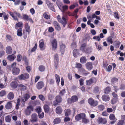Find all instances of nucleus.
Returning a JSON list of instances; mask_svg holds the SVG:
<instances>
[{"instance_id": "a878e982", "label": "nucleus", "mask_w": 125, "mask_h": 125, "mask_svg": "<svg viewBox=\"0 0 125 125\" xmlns=\"http://www.w3.org/2000/svg\"><path fill=\"white\" fill-rule=\"evenodd\" d=\"M6 52L8 54H10L12 52V49L10 46H9L6 48Z\"/></svg>"}, {"instance_id": "f704fd0d", "label": "nucleus", "mask_w": 125, "mask_h": 125, "mask_svg": "<svg viewBox=\"0 0 125 125\" xmlns=\"http://www.w3.org/2000/svg\"><path fill=\"white\" fill-rule=\"evenodd\" d=\"M11 119V117L10 115H8L6 116L5 117V120L6 122H10Z\"/></svg>"}, {"instance_id": "2eb2a0df", "label": "nucleus", "mask_w": 125, "mask_h": 125, "mask_svg": "<svg viewBox=\"0 0 125 125\" xmlns=\"http://www.w3.org/2000/svg\"><path fill=\"white\" fill-rule=\"evenodd\" d=\"M97 121L99 123L105 124L107 122L105 118H103L102 117H99L98 118Z\"/></svg>"}, {"instance_id": "c756f323", "label": "nucleus", "mask_w": 125, "mask_h": 125, "mask_svg": "<svg viewBox=\"0 0 125 125\" xmlns=\"http://www.w3.org/2000/svg\"><path fill=\"white\" fill-rule=\"evenodd\" d=\"M86 44L85 43H83L82 45L80 48L81 50L83 52H84L86 48Z\"/></svg>"}, {"instance_id": "dca6fc26", "label": "nucleus", "mask_w": 125, "mask_h": 125, "mask_svg": "<svg viewBox=\"0 0 125 125\" xmlns=\"http://www.w3.org/2000/svg\"><path fill=\"white\" fill-rule=\"evenodd\" d=\"M53 24L55 29L57 31H60L61 29V28L57 22L56 21H54Z\"/></svg>"}, {"instance_id": "680f3d73", "label": "nucleus", "mask_w": 125, "mask_h": 125, "mask_svg": "<svg viewBox=\"0 0 125 125\" xmlns=\"http://www.w3.org/2000/svg\"><path fill=\"white\" fill-rule=\"evenodd\" d=\"M37 43L35 44V46L31 49V52H33L35 51L37 48Z\"/></svg>"}, {"instance_id": "8fccbe9b", "label": "nucleus", "mask_w": 125, "mask_h": 125, "mask_svg": "<svg viewBox=\"0 0 125 125\" xmlns=\"http://www.w3.org/2000/svg\"><path fill=\"white\" fill-rule=\"evenodd\" d=\"M65 93V91L64 89H63L60 91L59 93V94L61 96H62Z\"/></svg>"}, {"instance_id": "0e129e2a", "label": "nucleus", "mask_w": 125, "mask_h": 125, "mask_svg": "<svg viewBox=\"0 0 125 125\" xmlns=\"http://www.w3.org/2000/svg\"><path fill=\"white\" fill-rule=\"evenodd\" d=\"M39 97L42 101H44L45 100V98L44 96L42 94L39 95Z\"/></svg>"}, {"instance_id": "4c0bfd02", "label": "nucleus", "mask_w": 125, "mask_h": 125, "mask_svg": "<svg viewBox=\"0 0 125 125\" xmlns=\"http://www.w3.org/2000/svg\"><path fill=\"white\" fill-rule=\"evenodd\" d=\"M20 98H18L17 100V103L16 104V109H19V106L20 105Z\"/></svg>"}, {"instance_id": "393cba45", "label": "nucleus", "mask_w": 125, "mask_h": 125, "mask_svg": "<svg viewBox=\"0 0 125 125\" xmlns=\"http://www.w3.org/2000/svg\"><path fill=\"white\" fill-rule=\"evenodd\" d=\"M15 57V56L14 55H9L8 56L7 59L9 61H12L14 60Z\"/></svg>"}, {"instance_id": "bb28decb", "label": "nucleus", "mask_w": 125, "mask_h": 125, "mask_svg": "<svg viewBox=\"0 0 125 125\" xmlns=\"http://www.w3.org/2000/svg\"><path fill=\"white\" fill-rule=\"evenodd\" d=\"M43 107L45 112L48 113L50 110L49 106L47 104H45L44 105Z\"/></svg>"}, {"instance_id": "a19ab883", "label": "nucleus", "mask_w": 125, "mask_h": 125, "mask_svg": "<svg viewBox=\"0 0 125 125\" xmlns=\"http://www.w3.org/2000/svg\"><path fill=\"white\" fill-rule=\"evenodd\" d=\"M19 86L20 87L21 89L23 91H24L26 89V87L23 84H21L19 85Z\"/></svg>"}, {"instance_id": "4be33fe9", "label": "nucleus", "mask_w": 125, "mask_h": 125, "mask_svg": "<svg viewBox=\"0 0 125 125\" xmlns=\"http://www.w3.org/2000/svg\"><path fill=\"white\" fill-rule=\"evenodd\" d=\"M7 97L10 100L13 99L14 97V95L13 93L12 92H10L8 95Z\"/></svg>"}, {"instance_id": "c85d7f7f", "label": "nucleus", "mask_w": 125, "mask_h": 125, "mask_svg": "<svg viewBox=\"0 0 125 125\" xmlns=\"http://www.w3.org/2000/svg\"><path fill=\"white\" fill-rule=\"evenodd\" d=\"M80 71L85 76L87 75L89 73H87L85 70L83 68H81L80 69Z\"/></svg>"}, {"instance_id": "c9c22d12", "label": "nucleus", "mask_w": 125, "mask_h": 125, "mask_svg": "<svg viewBox=\"0 0 125 125\" xmlns=\"http://www.w3.org/2000/svg\"><path fill=\"white\" fill-rule=\"evenodd\" d=\"M114 45L116 48H118L120 44V42L118 41H116L114 42Z\"/></svg>"}, {"instance_id": "de8ad7c7", "label": "nucleus", "mask_w": 125, "mask_h": 125, "mask_svg": "<svg viewBox=\"0 0 125 125\" xmlns=\"http://www.w3.org/2000/svg\"><path fill=\"white\" fill-rule=\"evenodd\" d=\"M99 90V88L97 86L95 87L94 90V92L95 93H98Z\"/></svg>"}, {"instance_id": "423d86ee", "label": "nucleus", "mask_w": 125, "mask_h": 125, "mask_svg": "<svg viewBox=\"0 0 125 125\" xmlns=\"http://www.w3.org/2000/svg\"><path fill=\"white\" fill-rule=\"evenodd\" d=\"M29 77V75L28 73H24L18 76L19 79L20 80H25L28 78Z\"/></svg>"}, {"instance_id": "052dcab7", "label": "nucleus", "mask_w": 125, "mask_h": 125, "mask_svg": "<svg viewBox=\"0 0 125 125\" xmlns=\"http://www.w3.org/2000/svg\"><path fill=\"white\" fill-rule=\"evenodd\" d=\"M6 94V92L4 90H2L0 92V96L2 97L4 96Z\"/></svg>"}, {"instance_id": "5701e85b", "label": "nucleus", "mask_w": 125, "mask_h": 125, "mask_svg": "<svg viewBox=\"0 0 125 125\" xmlns=\"http://www.w3.org/2000/svg\"><path fill=\"white\" fill-rule=\"evenodd\" d=\"M102 99L104 101H108L109 100V96L107 95H104L102 97Z\"/></svg>"}, {"instance_id": "20e7f679", "label": "nucleus", "mask_w": 125, "mask_h": 125, "mask_svg": "<svg viewBox=\"0 0 125 125\" xmlns=\"http://www.w3.org/2000/svg\"><path fill=\"white\" fill-rule=\"evenodd\" d=\"M46 3L48 7L51 10L55 12V10L54 8L53 4L48 0H46Z\"/></svg>"}, {"instance_id": "1a4fd4ad", "label": "nucleus", "mask_w": 125, "mask_h": 125, "mask_svg": "<svg viewBox=\"0 0 125 125\" xmlns=\"http://www.w3.org/2000/svg\"><path fill=\"white\" fill-rule=\"evenodd\" d=\"M96 80L95 78H92L89 80H87L86 81V84L87 85H90L96 83Z\"/></svg>"}, {"instance_id": "4468645a", "label": "nucleus", "mask_w": 125, "mask_h": 125, "mask_svg": "<svg viewBox=\"0 0 125 125\" xmlns=\"http://www.w3.org/2000/svg\"><path fill=\"white\" fill-rule=\"evenodd\" d=\"M30 95L28 94H26L24 95L23 97L21 98L22 101L23 102V104H24V103L30 98Z\"/></svg>"}, {"instance_id": "864d4df0", "label": "nucleus", "mask_w": 125, "mask_h": 125, "mask_svg": "<svg viewBox=\"0 0 125 125\" xmlns=\"http://www.w3.org/2000/svg\"><path fill=\"white\" fill-rule=\"evenodd\" d=\"M77 49L74 50L73 52V56L75 57H76L77 55Z\"/></svg>"}, {"instance_id": "6ab92c4d", "label": "nucleus", "mask_w": 125, "mask_h": 125, "mask_svg": "<svg viewBox=\"0 0 125 125\" xmlns=\"http://www.w3.org/2000/svg\"><path fill=\"white\" fill-rule=\"evenodd\" d=\"M11 101L8 102L5 105V108L7 109H9L11 108L12 106V104Z\"/></svg>"}, {"instance_id": "72a5a7b5", "label": "nucleus", "mask_w": 125, "mask_h": 125, "mask_svg": "<svg viewBox=\"0 0 125 125\" xmlns=\"http://www.w3.org/2000/svg\"><path fill=\"white\" fill-rule=\"evenodd\" d=\"M61 121V119L60 118H57L54 119L53 123L55 124H57L60 123Z\"/></svg>"}, {"instance_id": "412c9836", "label": "nucleus", "mask_w": 125, "mask_h": 125, "mask_svg": "<svg viewBox=\"0 0 125 125\" xmlns=\"http://www.w3.org/2000/svg\"><path fill=\"white\" fill-rule=\"evenodd\" d=\"M62 108L60 106L57 107L56 109V113L58 114H60L62 113Z\"/></svg>"}, {"instance_id": "a211bd4d", "label": "nucleus", "mask_w": 125, "mask_h": 125, "mask_svg": "<svg viewBox=\"0 0 125 125\" xmlns=\"http://www.w3.org/2000/svg\"><path fill=\"white\" fill-rule=\"evenodd\" d=\"M44 83L42 81L38 82L37 84V88L38 89H40L43 86Z\"/></svg>"}, {"instance_id": "473e14b6", "label": "nucleus", "mask_w": 125, "mask_h": 125, "mask_svg": "<svg viewBox=\"0 0 125 125\" xmlns=\"http://www.w3.org/2000/svg\"><path fill=\"white\" fill-rule=\"evenodd\" d=\"M107 41L109 44H112L113 43V38L111 36L108 37L107 39Z\"/></svg>"}, {"instance_id": "09e8293b", "label": "nucleus", "mask_w": 125, "mask_h": 125, "mask_svg": "<svg viewBox=\"0 0 125 125\" xmlns=\"http://www.w3.org/2000/svg\"><path fill=\"white\" fill-rule=\"evenodd\" d=\"M43 16L45 18L47 19H49L50 18V15L47 14L46 13H45L43 14Z\"/></svg>"}, {"instance_id": "f257e3e1", "label": "nucleus", "mask_w": 125, "mask_h": 125, "mask_svg": "<svg viewBox=\"0 0 125 125\" xmlns=\"http://www.w3.org/2000/svg\"><path fill=\"white\" fill-rule=\"evenodd\" d=\"M57 18L58 21L61 23L63 27L64 28L67 23L65 18L64 16H62L61 19L60 16L59 15L57 16Z\"/></svg>"}, {"instance_id": "13d9d810", "label": "nucleus", "mask_w": 125, "mask_h": 125, "mask_svg": "<svg viewBox=\"0 0 125 125\" xmlns=\"http://www.w3.org/2000/svg\"><path fill=\"white\" fill-rule=\"evenodd\" d=\"M82 67V65L79 63H77L75 65V67L78 68H81Z\"/></svg>"}, {"instance_id": "3c124183", "label": "nucleus", "mask_w": 125, "mask_h": 125, "mask_svg": "<svg viewBox=\"0 0 125 125\" xmlns=\"http://www.w3.org/2000/svg\"><path fill=\"white\" fill-rule=\"evenodd\" d=\"M55 77L56 78V81L57 83H58L60 80V78L59 76L57 74H55Z\"/></svg>"}, {"instance_id": "39448f33", "label": "nucleus", "mask_w": 125, "mask_h": 125, "mask_svg": "<svg viewBox=\"0 0 125 125\" xmlns=\"http://www.w3.org/2000/svg\"><path fill=\"white\" fill-rule=\"evenodd\" d=\"M33 110L32 107L31 106H28L25 111V114L27 115H30L31 111Z\"/></svg>"}, {"instance_id": "5fc2aeb1", "label": "nucleus", "mask_w": 125, "mask_h": 125, "mask_svg": "<svg viewBox=\"0 0 125 125\" xmlns=\"http://www.w3.org/2000/svg\"><path fill=\"white\" fill-rule=\"evenodd\" d=\"M54 61H56V62H58L59 57L58 55L57 54H56L54 56Z\"/></svg>"}, {"instance_id": "69168bd1", "label": "nucleus", "mask_w": 125, "mask_h": 125, "mask_svg": "<svg viewBox=\"0 0 125 125\" xmlns=\"http://www.w3.org/2000/svg\"><path fill=\"white\" fill-rule=\"evenodd\" d=\"M90 52L91 48L90 47H88L86 48L84 52H86V53H89Z\"/></svg>"}, {"instance_id": "aec40b11", "label": "nucleus", "mask_w": 125, "mask_h": 125, "mask_svg": "<svg viewBox=\"0 0 125 125\" xmlns=\"http://www.w3.org/2000/svg\"><path fill=\"white\" fill-rule=\"evenodd\" d=\"M60 51L62 54L64 53L65 48V45L63 44H60Z\"/></svg>"}, {"instance_id": "e2e57ef3", "label": "nucleus", "mask_w": 125, "mask_h": 125, "mask_svg": "<svg viewBox=\"0 0 125 125\" xmlns=\"http://www.w3.org/2000/svg\"><path fill=\"white\" fill-rule=\"evenodd\" d=\"M82 119H83L82 121L84 123L87 124L89 122V120L88 119L84 118Z\"/></svg>"}, {"instance_id": "b1692460", "label": "nucleus", "mask_w": 125, "mask_h": 125, "mask_svg": "<svg viewBox=\"0 0 125 125\" xmlns=\"http://www.w3.org/2000/svg\"><path fill=\"white\" fill-rule=\"evenodd\" d=\"M18 84L17 82L15 81H13L10 83L11 87L13 88H16L17 87Z\"/></svg>"}, {"instance_id": "4d7b16f0", "label": "nucleus", "mask_w": 125, "mask_h": 125, "mask_svg": "<svg viewBox=\"0 0 125 125\" xmlns=\"http://www.w3.org/2000/svg\"><path fill=\"white\" fill-rule=\"evenodd\" d=\"M98 107L99 110L101 111L103 110L104 108V106L102 105H99L98 106Z\"/></svg>"}, {"instance_id": "79ce46f5", "label": "nucleus", "mask_w": 125, "mask_h": 125, "mask_svg": "<svg viewBox=\"0 0 125 125\" xmlns=\"http://www.w3.org/2000/svg\"><path fill=\"white\" fill-rule=\"evenodd\" d=\"M39 46L41 49L42 50L44 46V42L42 41H41L39 42Z\"/></svg>"}, {"instance_id": "c03bdc74", "label": "nucleus", "mask_w": 125, "mask_h": 125, "mask_svg": "<svg viewBox=\"0 0 125 125\" xmlns=\"http://www.w3.org/2000/svg\"><path fill=\"white\" fill-rule=\"evenodd\" d=\"M65 115L66 116H69L71 114V111L70 110L67 109L65 110Z\"/></svg>"}, {"instance_id": "2f4dec72", "label": "nucleus", "mask_w": 125, "mask_h": 125, "mask_svg": "<svg viewBox=\"0 0 125 125\" xmlns=\"http://www.w3.org/2000/svg\"><path fill=\"white\" fill-rule=\"evenodd\" d=\"M22 30L21 28H20L18 29L17 31V35L19 36H21L22 35Z\"/></svg>"}, {"instance_id": "0eeeda50", "label": "nucleus", "mask_w": 125, "mask_h": 125, "mask_svg": "<svg viewBox=\"0 0 125 125\" xmlns=\"http://www.w3.org/2000/svg\"><path fill=\"white\" fill-rule=\"evenodd\" d=\"M85 115L84 113H82L77 115L75 116V118L76 120L79 121L81 119L85 117Z\"/></svg>"}, {"instance_id": "6e6d98bb", "label": "nucleus", "mask_w": 125, "mask_h": 125, "mask_svg": "<svg viewBox=\"0 0 125 125\" xmlns=\"http://www.w3.org/2000/svg\"><path fill=\"white\" fill-rule=\"evenodd\" d=\"M21 1L20 0H15L14 2V4L15 5H19Z\"/></svg>"}, {"instance_id": "f8f14e48", "label": "nucleus", "mask_w": 125, "mask_h": 125, "mask_svg": "<svg viewBox=\"0 0 125 125\" xmlns=\"http://www.w3.org/2000/svg\"><path fill=\"white\" fill-rule=\"evenodd\" d=\"M12 74L15 75L18 74L20 72V69L17 68H13L12 70Z\"/></svg>"}, {"instance_id": "cd10ccee", "label": "nucleus", "mask_w": 125, "mask_h": 125, "mask_svg": "<svg viewBox=\"0 0 125 125\" xmlns=\"http://www.w3.org/2000/svg\"><path fill=\"white\" fill-rule=\"evenodd\" d=\"M25 28L26 31L28 32V33L29 34L31 31V30L30 29V26L27 23H26L25 24Z\"/></svg>"}, {"instance_id": "338daca9", "label": "nucleus", "mask_w": 125, "mask_h": 125, "mask_svg": "<svg viewBox=\"0 0 125 125\" xmlns=\"http://www.w3.org/2000/svg\"><path fill=\"white\" fill-rule=\"evenodd\" d=\"M38 115L39 117L40 118H42L44 116V113L43 112L39 113Z\"/></svg>"}, {"instance_id": "bf43d9fd", "label": "nucleus", "mask_w": 125, "mask_h": 125, "mask_svg": "<svg viewBox=\"0 0 125 125\" xmlns=\"http://www.w3.org/2000/svg\"><path fill=\"white\" fill-rule=\"evenodd\" d=\"M22 56L21 55L19 54L18 55L17 57V61L18 62H20L21 60Z\"/></svg>"}, {"instance_id": "ddd939ff", "label": "nucleus", "mask_w": 125, "mask_h": 125, "mask_svg": "<svg viewBox=\"0 0 125 125\" xmlns=\"http://www.w3.org/2000/svg\"><path fill=\"white\" fill-rule=\"evenodd\" d=\"M37 115L35 113H33L31 115L32 120H31V122H36L37 121Z\"/></svg>"}, {"instance_id": "e433bc0d", "label": "nucleus", "mask_w": 125, "mask_h": 125, "mask_svg": "<svg viewBox=\"0 0 125 125\" xmlns=\"http://www.w3.org/2000/svg\"><path fill=\"white\" fill-rule=\"evenodd\" d=\"M6 40L8 41H11L13 40L11 36L8 34L6 35Z\"/></svg>"}, {"instance_id": "6e6552de", "label": "nucleus", "mask_w": 125, "mask_h": 125, "mask_svg": "<svg viewBox=\"0 0 125 125\" xmlns=\"http://www.w3.org/2000/svg\"><path fill=\"white\" fill-rule=\"evenodd\" d=\"M62 101V98L60 96H57L56 97V100L53 102V105H56L58 103H60Z\"/></svg>"}, {"instance_id": "774afa93", "label": "nucleus", "mask_w": 125, "mask_h": 125, "mask_svg": "<svg viewBox=\"0 0 125 125\" xmlns=\"http://www.w3.org/2000/svg\"><path fill=\"white\" fill-rule=\"evenodd\" d=\"M112 69V66L111 65H109L107 68H106V71L108 72H110Z\"/></svg>"}, {"instance_id": "37998d69", "label": "nucleus", "mask_w": 125, "mask_h": 125, "mask_svg": "<svg viewBox=\"0 0 125 125\" xmlns=\"http://www.w3.org/2000/svg\"><path fill=\"white\" fill-rule=\"evenodd\" d=\"M45 69V67L43 65H41L39 66V70L41 72H43Z\"/></svg>"}, {"instance_id": "f03ea898", "label": "nucleus", "mask_w": 125, "mask_h": 125, "mask_svg": "<svg viewBox=\"0 0 125 125\" xmlns=\"http://www.w3.org/2000/svg\"><path fill=\"white\" fill-rule=\"evenodd\" d=\"M89 104L91 106L94 107L98 105V102L96 101H94L92 98H90L88 100Z\"/></svg>"}, {"instance_id": "a18cd8bd", "label": "nucleus", "mask_w": 125, "mask_h": 125, "mask_svg": "<svg viewBox=\"0 0 125 125\" xmlns=\"http://www.w3.org/2000/svg\"><path fill=\"white\" fill-rule=\"evenodd\" d=\"M118 81V79L115 77H114L112 78L111 80V82L113 83H117Z\"/></svg>"}, {"instance_id": "7ed1b4c3", "label": "nucleus", "mask_w": 125, "mask_h": 125, "mask_svg": "<svg viewBox=\"0 0 125 125\" xmlns=\"http://www.w3.org/2000/svg\"><path fill=\"white\" fill-rule=\"evenodd\" d=\"M9 13L10 16L13 18L15 20L17 21L18 20V19L17 18L16 16H14V14H16V16L19 18H20L21 17V15L19 13L17 12L16 11H14V13L11 12H10Z\"/></svg>"}, {"instance_id": "603ef678", "label": "nucleus", "mask_w": 125, "mask_h": 125, "mask_svg": "<svg viewBox=\"0 0 125 125\" xmlns=\"http://www.w3.org/2000/svg\"><path fill=\"white\" fill-rule=\"evenodd\" d=\"M109 117L110 120H114L115 118L114 115L113 114H111L109 116Z\"/></svg>"}, {"instance_id": "9b49d317", "label": "nucleus", "mask_w": 125, "mask_h": 125, "mask_svg": "<svg viewBox=\"0 0 125 125\" xmlns=\"http://www.w3.org/2000/svg\"><path fill=\"white\" fill-rule=\"evenodd\" d=\"M78 98L77 96L74 95L72 96L71 98H69L68 99V101L69 103H71L72 102H76Z\"/></svg>"}, {"instance_id": "49530a36", "label": "nucleus", "mask_w": 125, "mask_h": 125, "mask_svg": "<svg viewBox=\"0 0 125 125\" xmlns=\"http://www.w3.org/2000/svg\"><path fill=\"white\" fill-rule=\"evenodd\" d=\"M118 98H114L112 100V103L113 104H114L116 103L118 101Z\"/></svg>"}, {"instance_id": "9d476101", "label": "nucleus", "mask_w": 125, "mask_h": 125, "mask_svg": "<svg viewBox=\"0 0 125 125\" xmlns=\"http://www.w3.org/2000/svg\"><path fill=\"white\" fill-rule=\"evenodd\" d=\"M51 43L52 50H55L57 47V43L56 40L54 39L51 42Z\"/></svg>"}, {"instance_id": "f3484780", "label": "nucleus", "mask_w": 125, "mask_h": 125, "mask_svg": "<svg viewBox=\"0 0 125 125\" xmlns=\"http://www.w3.org/2000/svg\"><path fill=\"white\" fill-rule=\"evenodd\" d=\"M85 65L86 69L89 70H90L93 68V67L91 62H87Z\"/></svg>"}, {"instance_id": "7c9ffc66", "label": "nucleus", "mask_w": 125, "mask_h": 125, "mask_svg": "<svg viewBox=\"0 0 125 125\" xmlns=\"http://www.w3.org/2000/svg\"><path fill=\"white\" fill-rule=\"evenodd\" d=\"M87 59L85 57H82L80 59V62L82 63H84L86 62Z\"/></svg>"}, {"instance_id": "58836bf2", "label": "nucleus", "mask_w": 125, "mask_h": 125, "mask_svg": "<svg viewBox=\"0 0 125 125\" xmlns=\"http://www.w3.org/2000/svg\"><path fill=\"white\" fill-rule=\"evenodd\" d=\"M22 19L23 20L26 21H28V19L30 17L27 15L25 14H23Z\"/></svg>"}, {"instance_id": "ea45409f", "label": "nucleus", "mask_w": 125, "mask_h": 125, "mask_svg": "<svg viewBox=\"0 0 125 125\" xmlns=\"http://www.w3.org/2000/svg\"><path fill=\"white\" fill-rule=\"evenodd\" d=\"M110 88L109 87H107L105 89L104 93L106 94H108L110 91Z\"/></svg>"}]
</instances>
